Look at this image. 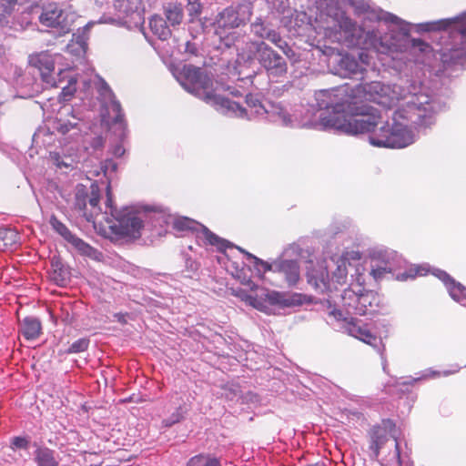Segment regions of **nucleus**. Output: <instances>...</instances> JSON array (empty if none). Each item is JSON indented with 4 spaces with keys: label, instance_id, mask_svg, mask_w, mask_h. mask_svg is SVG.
Listing matches in <instances>:
<instances>
[{
    "label": "nucleus",
    "instance_id": "1",
    "mask_svg": "<svg viewBox=\"0 0 466 466\" xmlns=\"http://www.w3.org/2000/svg\"><path fill=\"white\" fill-rule=\"evenodd\" d=\"M319 130H336L357 136L368 134L376 147L403 148L413 144L417 128L431 127L445 105L420 86L370 82L354 87L345 85L316 93Z\"/></svg>",
    "mask_w": 466,
    "mask_h": 466
},
{
    "label": "nucleus",
    "instance_id": "2",
    "mask_svg": "<svg viewBox=\"0 0 466 466\" xmlns=\"http://www.w3.org/2000/svg\"><path fill=\"white\" fill-rule=\"evenodd\" d=\"M366 263L359 250L347 248L326 257L316 267L309 269L307 276L309 283L320 293L337 290L348 282L350 276V286L341 295V303L346 313L334 308L329 310V315L336 321H341L342 328L349 335L372 347H377L378 339L368 327L348 316L349 314L373 313L380 306V296L372 290L364 289Z\"/></svg>",
    "mask_w": 466,
    "mask_h": 466
},
{
    "label": "nucleus",
    "instance_id": "3",
    "mask_svg": "<svg viewBox=\"0 0 466 466\" xmlns=\"http://www.w3.org/2000/svg\"><path fill=\"white\" fill-rule=\"evenodd\" d=\"M353 13L364 20L377 22L372 28L357 26L342 10L334 14H320L316 30L332 42L348 46H360L385 54L395 59L407 47L409 25L393 14L371 5L365 0H351Z\"/></svg>",
    "mask_w": 466,
    "mask_h": 466
},
{
    "label": "nucleus",
    "instance_id": "4",
    "mask_svg": "<svg viewBox=\"0 0 466 466\" xmlns=\"http://www.w3.org/2000/svg\"><path fill=\"white\" fill-rule=\"evenodd\" d=\"M173 74L186 91L202 99L224 115L247 119L265 116L270 121L285 127H305L318 129L313 125H306L308 122H318V116L314 118L299 120L297 117H293L281 105L263 104L255 95H248L246 96L247 107L241 106L238 103L224 96L223 86L216 83V86H214L213 81L208 75L191 65L177 67Z\"/></svg>",
    "mask_w": 466,
    "mask_h": 466
},
{
    "label": "nucleus",
    "instance_id": "5",
    "mask_svg": "<svg viewBox=\"0 0 466 466\" xmlns=\"http://www.w3.org/2000/svg\"><path fill=\"white\" fill-rule=\"evenodd\" d=\"M92 196L88 203L94 211L87 218L95 226L99 225L103 233L108 238H138L144 228V221L150 218V213L154 218H163L167 223L171 218H166V214L156 208L147 206L124 207L117 210L112 206L110 188L107 187L106 210L101 212L97 208L99 196L97 186L92 184Z\"/></svg>",
    "mask_w": 466,
    "mask_h": 466
},
{
    "label": "nucleus",
    "instance_id": "6",
    "mask_svg": "<svg viewBox=\"0 0 466 466\" xmlns=\"http://www.w3.org/2000/svg\"><path fill=\"white\" fill-rule=\"evenodd\" d=\"M227 269L242 284L248 286L251 290H256L254 296L244 294L241 299L258 310L272 314L273 308L282 309L294 304V299L286 293L258 288L246 275L244 267L238 262L229 260L227 264Z\"/></svg>",
    "mask_w": 466,
    "mask_h": 466
},
{
    "label": "nucleus",
    "instance_id": "7",
    "mask_svg": "<svg viewBox=\"0 0 466 466\" xmlns=\"http://www.w3.org/2000/svg\"><path fill=\"white\" fill-rule=\"evenodd\" d=\"M63 56L60 54H51L48 51H43L31 55L29 63L32 66L37 68L40 72L42 81L48 86L62 88L61 98L64 101L69 100L76 90L77 79L68 73L67 67L60 69L57 75L54 74L55 65L60 64Z\"/></svg>",
    "mask_w": 466,
    "mask_h": 466
},
{
    "label": "nucleus",
    "instance_id": "8",
    "mask_svg": "<svg viewBox=\"0 0 466 466\" xmlns=\"http://www.w3.org/2000/svg\"><path fill=\"white\" fill-rule=\"evenodd\" d=\"M435 28L444 30L451 38L441 55L444 63L456 62L466 56V11L454 18L438 21Z\"/></svg>",
    "mask_w": 466,
    "mask_h": 466
},
{
    "label": "nucleus",
    "instance_id": "9",
    "mask_svg": "<svg viewBox=\"0 0 466 466\" xmlns=\"http://www.w3.org/2000/svg\"><path fill=\"white\" fill-rule=\"evenodd\" d=\"M252 15L250 3L245 2L238 6H229L220 12L215 20V34L222 44L229 47L233 44L231 30L249 20Z\"/></svg>",
    "mask_w": 466,
    "mask_h": 466
},
{
    "label": "nucleus",
    "instance_id": "10",
    "mask_svg": "<svg viewBox=\"0 0 466 466\" xmlns=\"http://www.w3.org/2000/svg\"><path fill=\"white\" fill-rule=\"evenodd\" d=\"M52 126L65 145L78 144L86 130L81 113L68 105L60 107Z\"/></svg>",
    "mask_w": 466,
    "mask_h": 466
},
{
    "label": "nucleus",
    "instance_id": "11",
    "mask_svg": "<svg viewBox=\"0 0 466 466\" xmlns=\"http://www.w3.org/2000/svg\"><path fill=\"white\" fill-rule=\"evenodd\" d=\"M114 7L115 17L103 15L97 22L91 21L86 26L88 28L95 24H114L133 29L139 28L143 25L141 0H115Z\"/></svg>",
    "mask_w": 466,
    "mask_h": 466
},
{
    "label": "nucleus",
    "instance_id": "12",
    "mask_svg": "<svg viewBox=\"0 0 466 466\" xmlns=\"http://www.w3.org/2000/svg\"><path fill=\"white\" fill-rule=\"evenodd\" d=\"M250 54L248 58H252V54H257V58L267 72L271 76H282L287 72V63L281 56L276 53L265 42L251 43L249 46Z\"/></svg>",
    "mask_w": 466,
    "mask_h": 466
},
{
    "label": "nucleus",
    "instance_id": "13",
    "mask_svg": "<svg viewBox=\"0 0 466 466\" xmlns=\"http://www.w3.org/2000/svg\"><path fill=\"white\" fill-rule=\"evenodd\" d=\"M370 273L374 280L383 279L387 274L391 273L398 268V254L384 248H375L369 253Z\"/></svg>",
    "mask_w": 466,
    "mask_h": 466
},
{
    "label": "nucleus",
    "instance_id": "14",
    "mask_svg": "<svg viewBox=\"0 0 466 466\" xmlns=\"http://www.w3.org/2000/svg\"><path fill=\"white\" fill-rule=\"evenodd\" d=\"M390 441L394 446L393 458L400 465L399 444L397 441V431L391 420H384L381 425L374 427L371 433V457L378 458L380 451L384 444Z\"/></svg>",
    "mask_w": 466,
    "mask_h": 466
},
{
    "label": "nucleus",
    "instance_id": "15",
    "mask_svg": "<svg viewBox=\"0 0 466 466\" xmlns=\"http://www.w3.org/2000/svg\"><path fill=\"white\" fill-rule=\"evenodd\" d=\"M172 223L173 228L178 231H197L199 239L212 246H216L219 250H225L229 247L228 241L220 238L203 225L187 217L174 218H172Z\"/></svg>",
    "mask_w": 466,
    "mask_h": 466
},
{
    "label": "nucleus",
    "instance_id": "16",
    "mask_svg": "<svg viewBox=\"0 0 466 466\" xmlns=\"http://www.w3.org/2000/svg\"><path fill=\"white\" fill-rule=\"evenodd\" d=\"M358 61L353 56H340L337 60L336 74L341 77H352L361 74L366 67L374 66L372 53L362 51L359 54Z\"/></svg>",
    "mask_w": 466,
    "mask_h": 466
},
{
    "label": "nucleus",
    "instance_id": "17",
    "mask_svg": "<svg viewBox=\"0 0 466 466\" xmlns=\"http://www.w3.org/2000/svg\"><path fill=\"white\" fill-rule=\"evenodd\" d=\"M39 21L45 26L57 28L59 35L70 31V24L64 12L56 4H50L43 9Z\"/></svg>",
    "mask_w": 466,
    "mask_h": 466
},
{
    "label": "nucleus",
    "instance_id": "18",
    "mask_svg": "<svg viewBox=\"0 0 466 466\" xmlns=\"http://www.w3.org/2000/svg\"><path fill=\"white\" fill-rule=\"evenodd\" d=\"M253 35L260 39H267L281 49L287 56L291 49L288 44L281 38L280 35L274 29L266 25L261 18H257L250 25Z\"/></svg>",
    "mask_w": 466,
    "mask_h": 466
},
{
    "label": "nucleus",
    "instance_id": "19",
    "mask_svg": "<svg viewBox=\"0 0 466 466\" xmlns=\"http://www.w3.org/2000/svg\"><path fill=\"white\" fill-rule=\"evenodd\" d=\"M61 144V151L52 152L50 154L52 161L58 168H72L78 161V144Z\"/></svg>",
    "mask_w": 466,
    "mask_h": 466
},
{
    "label": "nucleus",
    "instance_id": "20",
    "mask_svg": "<svg viewBox=\"0 0 466 466\" xmlns=\"http://www.w3.org/2000/svg\"><path fill=\"white\" fill-rule=\"evenodd\" d=\"M432 275L437 277L445 285L451 298L462 306H466V288L461 283L456 282L445 271L433 269Z\"/></svg>",
    "mask_w": 466,
    "mask_h": 466
},
{
    "label": "nucleus",
    "instance_id": "21",
    "mask_svg": "<svg viewBox=\"0 0 466 466\" xmlns=\"http://www.w3.org/2000/svg\"><path fill=\"white\" fill-rule=\"evenodd\" d=\"M275 272L284 274L289 285H295L299 279V267L295 260H275Z\"/></svg>",
    "mask_w": 466,
    "mask_h": 466
},
{
    "label": "nucleus",
    "instance_id": "22",
    "mask_svg": "<svg viewBox=\"0 0 466 466\" xmlns=\"http://www.w3.org/2000/svg\"><path fill=\"white\" fill-rule=\"evenodd\" d=\"M86 51V41L84 36H76V39H72L71 42L66 46V53L75 59L72 60L74 66H76V62L82 63Z\"/></svg>",
    "mask_w": 466,
    "mask_h": 466
},
{
    "label": "nucleus",
    "instance_id": "23",
    "mask_svg": "<svg viewBox=\"0 0 466 466\" xmlns=\"http://www.w3.org/2000/svg\"><path fill=\"white\" fill-rule=\"evenodd\" d=\"M41 329V323L36 318L26 317L21 321L20 331L27 340L37 339Z\"/></svg>",
    "mask_w": 466,
    "mask_h": 466
},
{
    "label": "nucleus",
    "instance_id": "24",
    "mask_svg": "<svg viewBox=\"0 0 466 466\" xmlns=\"http://www.w3.org/2000/svg\"><path fill=\"white\" fill-rule=\"evenodd\" d=\"M34 461L37 466H58L59 464L55 451L48 448H37L34 452Z\"/></svg>",
    "mask_w": 466,
    "mask_h": 466
},
{
    "label": "nucleus",
    "instance_id": "25",
    "mask_svg": "<svg viewBox=\"0 0 466 466\" xmlns=\"http://www.w3.org/2000/svg\"><path fill=\"white\" fill-rule=\"evenodd\" d=\"M164 14L171 26L180 25L184 17L183 7L180 4L177 3H169L165 5Z\"/></svg>",
    "mask_w": 466,
    "mask_h": 466
},
{
    "label": "nucleus",
    "instance_id": "26",
    "mask_svg": "<svg viewBox=\"0 0 466 466\" xmlns=\"http://www.w3.org/2000/svg\"><path fill=\"white\" fill-rule=\"evenodd\" d=\"M151 31L161 40H166L171 35L169 26L160 15H154L149 22Z\"/></svg>",
    "mask_w": 466,
    "mask_h": 466
},
{
    "label": "nucleus",
    "instance_id": "27",
    "mask_svg": "<svg viewBox=\"0 0 466 466\" xmlns=\"http://www.w3.org/2000/svg\"><path fill=\"white\" fill-rule=\"evenodd\" d=\"M240 252L244 253L245 256L248 258V259L250 260V262L253 264V267L255 270L257 271L258 275L262 277L264 273L267 271H274L275 272V261L272 263H268L267 261L261 260L258 257L252 255L249 252H247L243 250L240 248H237Z\"/></svg>",
    "mask_w": 466,
    "mask_h": 466
},
{
    "label": "nucleus",
    "instance_id": "28",
    "mask_svg": "<svg viewBox=\"0 0 466 466\" xmlns=\"http://www.w3.org/2000/svg\"><path fill=\"white\" fill-rule=\"evenodd\" d=\"M456 371H458V369L454 370H444L441 372V374L444 376H448ZM440 375H441L440 371H436V370H426L423 372H421V374L420 376L415 377V378H413V377L400 378V381L398 383L400 385H403V386L408 385L409 386V385H412L413 383H415L419 380L438 377Z\"/></svg>",
    "mask_w": 466,
    "mask_h": 466
},
{
    "label": "nucleus",
    "instance_id": "29",
    "mask_svg": "<svg viewBox=\"0 0 466 466\" xmlns=\"http://www.w3.org/2000/svg\"><path fill=\"white\" fill-rule=\"evenodd\" d=\"M108 110L113 113V127L119 131V136H123L125 131V123L123 121L120 104L112 99L109 103Z\"/></svg>",
    "mask_w": 466,
    "mask_h": 466
},
{
    "label": "nucleus",
    "instance_id": "30",
    "mask_svg": "<svg viewBox=\"0 0 466 466\" xmlns=\"http://www.w3.org/2000/svg\"><path fill=\"white\" fill-rule=\"evenodd\" d=\"M68 242H70L77 250H79L82 254L86 256H92L95 253V250L88 244L84 242L82 239L76 238V236H72Z\"/></svg>",
    "mask_w": 466,
    "mask_h": 466
},
{
    "label": "nucleus",
    "instance_id": "31",
    "mask_svg": "<svg viewBox=\"0 0 466 466\" xmlns=\"http://www.w3.org/2000/svg\"><path fill=\"white\" fill-rule=\"evenodd\" d=\"M50 224L52 228L67 241L73 236L66 225L59 221L56 217H51Z\"/></svg>",
    "mask_w": 466,
    "mask_h": 466
},
{
    "label": "nucleus",
    "instance_id": "32",
    "mask_svg": "<svg viewBox=\"0 0 466 466\" xmlns=\"http://www.w3.org/2000/svg\"><path fill=\"white\" fill-rule=\"evenodd\" d=\"M430 268L426 265H420L416 266L409 270V272H406L401 275V277H397L400 280H406L410 278H414L415 276H424L429 272Z\"/></svg>",
    "mask_w": 466,
    "mask_h": 466
},
{
    "label": "nucleus",
    "instance_id": "33",
    "mask_svg": "<svg viewBox=\"0 0 466 466\" xmlns=\"http://www.w3.org/2000/svg\"><path fill=\"white\" fill-rule=\"evenodd\" d=\"M15 5V0H0V26L6 23V15H10Z\"/></svg>",
    "mask_w": 466,
    "mask_h": 466
},
{
    "label": "nucleus",
    "instance_id": "34",
    "mask_svg": "<svg viewBox=\"0 0 466 466\" xmlns=\"http://www.w3.org/2000/svg\"><path fill=\"white\" fill-rule=\"evenodd\" d=\"M51 266L54 270V274L57 275V276L54 277L56 281H57V282L64 281L67 275V271L63 267L62 263L58 259H56L55 258H53Z\"/></svg>",
    "mask_w": 466,
    "mask_h": 466
},
{
    "label": "nucleus",
    "instance_id": "35",
    "mask_svg": "<svg viewBox=\"0 0 466 466\" xmlns=\"http://www.w3.org/2000/svg\"><path fill=\"white\" fill-rule=\"evenodd\" d=\"M187 12L191 17V21L198 17L201 12V5L199 0H187Z\"/></svg>",
    "mask_w": 466,
    "mask_h": 466
},
{
    "label": "nucleus",
    "instance_id": "36",
    "mask_svg": "<svg viewBox=\"0 0 466 466\" xmlns=\"http://www.w3.org/2000/svg\"><path fill=\"white\" fill-rule=\"evenodd\" d=\"M89 341L86 339H79L72 343L68 351L70 353H78L85 351L88 347Z\"/></svg>",
    "mask_w": 466,
    "mask_h": 466
},
{
    "label": "nucleus",
    "instance_id": "37",
    "mask_svg": "<svg viewBox=\"0 0 466 466\" xmlns=\"http://www.w3.org/2000/svg\"><path fill=\"white\" fill-rule=\"evenodd\" d=\"M202 460L203 459L200 457L193 458L188 466H193V465H197V464L198 465L201 464V466H221L218 460H217L215 458H208L204 463H202Z\"/></svg>",
    "mask_w": 466,
    "mask_h": 466
},
{
    "label": "nucleus",
    "instance_id": "38",
    "mask_svg": "<svg viewBox=\"0 0 466 466\" xmlns=\"http://www.w3.org/2000/svg\"><path fill=\"white\" fill-rule=\"evenodd\" d=\"M111 167L112 170H115L116 168V165L113 163L112 161H107L104 166H102L99 168H95L94 170H86L87 174L93 176V177H98L103 172L105 175H106L107 169Z\"/></svg>",
    "mask_w": 466,
    "mask_h": 466
},
{
    "label": "nucleus",
    "instance_id": "39",
    "mask_svg": "<svg viewBox=\"0 0 466 466\" xmlns=\"http://www.w3.org/2000/svg\"><path fill=\"white\" fill-rule=\"evenodd\" d=\"M183 418V412L181 411V409H177L176 412H174L170 418L164 420V423L166 426H171L178 421H180Z\"/></svg>",
    "mask_w": 466,
    "mask_h": 466
},
{
    "label": "nucleus",
    "instance_id": "40",
    "mask_svg": "<svg viewBox=\"0 0 466 466\" xmlns=\"http://www.w3.org/2000/svg\"><path fill=\"white\" fill-rule=\"evenodd\" d=\"M27 445H28V441L22 437H15L12 441V448L26 449Z\"/></svg>",
    "mask_w": 466,
    "mask_h": 466
},
{
    "label": "nucleus",
    "instance_id": "41",
    "mask_svg": "<svg viewBox=\"0 0 466 466\" xmlns=\"http://www.w3.org/2000/svg\"><path fill=\"white\" fill-rule=\"evenodd\" d=\"M125 151L126 149L122 144L116 145L112 149L113 155L118 157H122L125 154Z\"/></svg>",
    "mask_w": 466,
    "mask_h": 466
},
{
    "label": "nucleus",
    "instance_id": "42",
    "mask_svg": "<svg viewBox=\"0 0 466 466\" xmlns=\"http://www.w3.org/2000/svg\"><path fill=\"white\" fill-rule=\"evenodd\" d=\"M0 237L2 238H15L16 237V233L11 229H2L0 230Z\"/></svg>",
    "mask_w": 466,
    "mask_h": 466
}]
</instances>
